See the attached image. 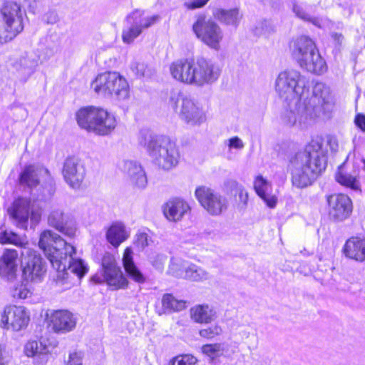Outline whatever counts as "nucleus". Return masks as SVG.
I'll return each instance as SVG.
<instances>
[{
	"label": "nucleus",
	"mask_w": 365,
	"mask_h": 365,
	"mask_svg": "<svg viewBox=\"0 0 365 365\" xmlns=\"http://www.w3.org/2000/svg\"><path fill=\"white\" fill-rule=\"evenodd\" d=\"M138 143L146 148L155 163L165 170L176 167L180 160V152L175 143L165 135H154L148 130H142Z\"/></svg>",
	"instance_id": "obj_5"
},
{
	"label": "nucleus",
	"mask_w": 365,
	"mask_h": 365,
	"mask_svg": "<svg viewBox=\"0 0 365 365\" xmlns=\"http://www.w3.org/2000/svg\"><path fill=\"white\" fill-rule=\"evenodd\" d=\"M46 56L44 57V60L49 58L51 56H53V54H54L53 49L50 48H46Z\"/></svg>",
	"instance_id": "obj_57"
},
{
	"label": "nucleus",
	"mask_w": 365,
	"mask_h": 365,
	"mask_svg": "<svg viewBox=\"0 0 365 365\" xmlns=\"http://www.w3.org/2000/svg\"><path fill=\"white\" fill-rule=\"evenodd\" d=\"M91 88L98 94L115 96L119 100H124L129 96L127 81L116 72L99 74L92 82Z\"/></svg>",
	"instance_id": "obj_11"
},
{
	"label": "nucleus",
	"mask_w": 365,
	"mask_h": 365,
	"mask_svg": "<svg viewBox=\"0 0 365 365\" xmlns=\"http://www.w3.org/2000/svg\"><path fill=\"white\" fill-rule=\"evenodd\" d=\"M212 16L221 24L234 28L239 26L242 19V14L240 13L238 8L230 9L215 8L212 9Z\"/></svg>",
	"instance_id": "obj_30"
},
{
	"label": "nucleus",
	"mask_w": 365,
	"mask_h": 365,
	"mask_svg": "<svg viewBox=\"0 0 365 365\" xmlns=\"http://www.w3.org/2000/svg\"><path fill=\"white\" fill-rule=\"evenodd\" d=\"M47 316L49 326L56 333H66L76 327V319L73 314L68 310H56Z\"/></svg>",
	"instance_id": "obj_22"
},
{
	"label": "nucleus",
	"mask_w": 365,
	"mask_h": 365,
	"mask_svg": "<svg viewBox=\"0 0 365 365\" xmlns=\"http://www.w3.org/2000/svg\"><path fill=\"white\" fill-rule=\"evenodd\" d=\"M222 332V329L220 326L215 324L209 327L202 329L199 331V334L201 337L206 338L207 339H212Z\"/></svg>",
	"instance_id": "obj_43"
},
{
	"label": "nucleus",
	"mask_w": 365,
	"mask_h": 365,
	"mask_svg": "<svg viewBox=\"0 0 365 365\" xmlns=\"http://www.w3.org/2000/svg\"><path fill=\"white\" fill-rule=\"evenodd\" d=\"M121 170L126 174L131 182L139 188H144L147 185V178L141 165L134 160H124L120 165Z\"/></svg>",
	"instance_id": "obj_26"
},
{
	"label": "nucleus",
	"mask_w": 365,
	"mask_h": 365,
	"mask_svg": "<svg viewBox=\"0 0 365 365\" xmlns=\"http://www.w3.org/2000/svg\"><path fill=\"white\" fill-rule=\"evenodd\" d=\"M162 305L168 312H180L185 309L186 302L178 300L170 294H165L162 298Z\"/></svg>",
	"instance_id": "obj_39"
},
{
	"label": "nucleus",
	"mask_w": 365,
	"mask_h": 365,
	"mask_svg": "<svg viewBox=\"0 0 365 365\" xmlns=\"http://www.w3.org/2000/svg\"><path fill=\"white\" fill-rule=\"evenodd\" d=\"M343 252L349 259L358 262L365 261V240L351 237L344 245Z\"/></svg>",
	"instance_id": "obj_29"
},
{
	"label": "nucleus",
	"mask_w": 365,
	"mask_h": 365,
	"mask_svg": "<svg viewBox=\"0 0 365 365\" xmlns=\"http://www.w3.org/2000/svg\"><path fill=\"white\" fill-rule=\"evenodd\" d=\"M227 146L230 149L242 150L245 144L239 137L235 136L227 140Z\"/></svg>",
	"instance_id": "obj_50"
},
{
	"label": "nucleus",
	"mask_w": 365,
	"mask_h": 365,
	"mask_svg": "<svg viewBox=\"0 0 365 365\" xmlns=\"http://www.w3.org/2000/svg\"><path fill=\"white\" fill-rule=\"evenodd\" d=\"M254 187L257 194L269 207L274 208L276 206L277 198L271 193L272 185L269 181L259 175L257 176L255 180Z\"/></svg>",
	"instance_id": "obj_31"
},
{
	"label": "nucleus",
	"mask_w": 365,
	"mask_h": 365,
	"mask_svg": "<svg viewBox=\"0 0 365 365\" xmlns=\"http://www.w3.org/2000/svg\"><path fill=\"white\" fill-rule=\"evenodd\" d=\"M103 276L109 286L115 289H123L128 286V282L123 276L120 267L118 266L113 255L106 252L101 260Z\"/></svg>",
	"instance_id": "obj_17"
},
{
	"label": "nucleus",
	"mask_w": 365,
	"mask_h": 365,
	"mask_svg": "<svg viewBox=\"0 0 365 365\" xmlns=\"http://www.w3.org/2000/svg\"><path fill=\"white\" fill-rule=\"evenodd\" d=\"M63 175L68 185L73 188H80L86 175L84 165L74 157L66 159L63 163Z\"/></svg>",
	"instance_id": "obj_19"
},
{
	"label": "nucleus",
	"mask_w": 365,
	"mask_h": 365,
	"mask_svg": "<svg viewBox=\"0 0 365 365\" xmlns=\"http://www.w3.org/2000/svg\"><path fill=\"white\" fill-rule=\"evenodd\" d=\"M192 31L196 37L209 48L215 51L220 49L224 35L221 27L215 21L200 15L192 25Z\"/></svg>",
	"instance_id": "obj_13"
},
{
	"label": "nucleus",
	"mask_w": 365,
	"mask_h": 365,
	"mask_svg": "<svg viewBox=\"0 0 365 365\" xmlns=\"http://www.w3.org/2000/svg\"><path fill=\"white\" fill-rule=\"evenodd\" d=\"M48 173V170L30 165L26 166L19 175L21 185L33 188L39 184V175Z\"/></svg>",
	"instance_id": "obj_33"
},
{
	"label": "nucleus",
	"mask_w": 365,
	"mask_h": 365,
	"mask_svg": "<svg viewBox=\"0 0 365 365\" xmlns=\"http://www.w3.org/2000/svg\"><path fill=\"white\" fill-rule=\"evenodd\" d=\"M76 120L81 128L99 135L110 134L117 125L113 114L101 108L93 106L81 108L76 113Z\"/></svg>",
	"instance_id": "obj_7"
},
{
	"label": "nucleus",
	"mask_w": 365,
	"mask_h": 365,
	"mask_svg": "<svg viewBox=\"0 0 365 365\" xmlns=\"http://www.w3.org/2000/svg\"><path fill=\"white\" fill-rule=\"evenodd\" d=\"M11 222L19 228L27 230L29 220L37 223L41 219V209L35 205L30 198L19 197L7 209Z\"/></svg>",
	"instance_id": "obj_10"
},
{
	"label": "nucleus",
	"mask_w": 365,
	"mask_h": 365,
	"mask_svg": "<svg viewBox=\"0 0 365 365\" xmlns=\"http://www.w3.org/2000/svg\"><path fill=\"white\" fill-rule=\"evenodd\" d=\"M209 0H192L190 3H186L185 5L189 9H195L204 6Z\"/></svg>",
	"instance_id": "obj_52"
},
{
	"label": "nucleus",
	"mask_w": 365,
	"mask_h": 365,
	"mask_svg": "<svg viewBox=\"0 0 365 365\" xmlns=\"http://www.w3.org/2000/svg\"><path fill=\"white\" fill-rule=\"evenodd\" d=\"M29 316L24 307L16 305L6 306L1 314V327L14 331H20L26 327Z\"/></svg>",
	"instance_id": "obj_18"
},
{
	"label": "nucleus",
	"mask_w": 365,
	"mask_h": 365,
	"mask_svg": "<svg viewBox=\"0 0 365 365\" xmlns=\"http://www.w3.org/2000/svg\"><path fill=\"white\" fill-rule=\"evenodd\" d=\"M123 263L124 269L127 274L135 282L138 283H143L145 277L135 266L133 260V250L130 247H127L123 253Z\"/></svg>",
	"instance_id": "obj_35"
},
{
	"label": "nucleus",
	"mask_w": 365,
	"mask_h": 365,
	"mask_svg": "<svg viewBox=\"0 0 365 365\" xmlns=\"http://www.w3.org/2000/svg\"><path fill=\"white\" fill-rule=\"evenodd\" d=\"M9 231L0 228V243L1 244H7L9 239Z\"/></svg>",
	"instance_id": "obj_56"
},
{
	"label": "nucleus",
	"mask_w": 365,
	"mask_h": 365,
	"mask_svg": "<svg viewBox=\"0 0 365 365\" xmlns=\"http://www.w3.org/2000/svg\"><path fill=\"white\" fill-rule=\"evenodd\" d=\"M327 149L321 138H316L297 153L289 165L292 185L297 188H304L317 180L325 170L327 165Z\"/></svg>",
	"instance_id": "obj_1"
},
{
	"label": "nucleus",
	"mask_w": 365,
	"mask_h": 365,
	"mask_svg": "<svg viewBox=\"0 0 365 365\" xmlns=\"http://www.w3.org/2000/svg\"><path fill=\"white\" fill-rule=\"evenodd\" d=\"M158 257H159L160 262H158L155 264H153V265L155 266L157 269H161L163 268V264L162 261H163L164 257L163 256H158Z\"/></svg>",
	"instance_id": "obj_58"
},
{
	"label": "nucleus",
	"mask_w": 365,
	"mask_h": 365,
	"mask_svg": "<svg viewBox=\"0 0 365 365\" xmlns=\"http://www.w3.org/2000/svg\"><path fill=\"white\" fill-rule=\"evenodd\" d=\"M7 244H12L24 250L25 248H28L27 245L29 242L26 237L19 236L13 232H10L9 239Z\"/></svg>",
	"instance_id": "obj_46"
},
{
	"label": "nucleus",
	"mask_w": 365,
	"mask_h": 365,
	"mask_svg": "<svg viewBox=\"0 0 365 365\" xmlns=\"http://www.w3.org/2000/svg\"><path fill=\"white\" fill-rule=\"evenodd\" d=\"M40 60V56L36 52H24L15 62L14 67L24 79L26 80L34 73Z\"/></svg>",
	"instance_id": "obj_25"
},
{
	"label": "nucleus",
	"mask_w": 365,
	"mask_h": 365,
	"mask_svg": "<svg viewBox=\"0 0 365 365\" xmlns=\"http://www.w3.org/2000/svg\"><path fill=\"white\" fill-rule=\"evenodd\" d=\"M354 123L362 132H365V115L357 114L354 118Z\"/></svg>",
	"instance_id": "obj_53"
},
{
	"label": "nucleus",
	"mask_w": 365,
	"mask_h": 365,
	"mask_svg": "<svg viewBox=\"0 0 365 365\" xmlns=\"http://www.w3.org/2000/svg\"><path fill=\"white\" fill-rule=\"evenodd\" d=\"M252 31L255 36H265L272 31V28L267 21H262L255 26Z\"/></svg>",
	"instance_id": "obj_45"
},
{
	"label": "nucleus",
	"mask_w": 365,
	"mask_h": 365,
	"mask_svg": "<svg viewBox=\"0 0 365 365\" xmlns=\"http://www.w3.org/2000/svg\"><path fill=\"white\" fill-rule=\"evenodd\" d=\"M224 350V345L220 343L205 344L202 346V353L211 359L221 356Z\"/></svg>",
	"instance_id": "obj_41"
},
{
	"label": "nucleus",
	"mask_w": 365,
	"mask_h": 365,
	"mask_svg": "<svg viewBox=\"0 0 365 365\" xmlns=\"http://www.w3.org/2000/svg\"><path fill=\"white\" fill-rule=\"evenodd\" d=\"M331 38L337 46H341L344 41V37L341 33H332Z\"/></svg>",
	"instance_id": "obj_55"
},
{
	"label": "nucleus",
	"mask_w": 365,
	"mask_h": 365,
	"mask_svg": "<svg viewBox=\"0 0 365 365\" xmlns=\"http://www.w3.org/2000/svg\"><path fill=\"white\" fill-rule=\"evenodd\" d=\"M191 319L198 324H209L217 318L216 312L207 304H198L190 310Z\"/></svg>",
	"instance_id": "obj_34"
},
{
	"label": "nucleus",
	"mask_w": 365,
	"mask_h": 365,
	"mask_svg": "<svg viewBox=\"0 0 365 365\" xmlns=\"http://www.w3.org/2000/svg\"><path fill=\"white\" fill-rule=\"evenodd\" d=\"M171 365H197V359L190 354L178 356L173 359Z\"/></svg>",
	"instance_id": "obj_44"
},
{
	"label": "nucleus",
	"mask_w": 365,
	"mask_h": 365,
	"mask_svg": "<svg viewBox=\"0 0 365 365\" xmlns=\"http://www.w3.org/2000/svg\"><path fill=\"white\" fill-rule=\"evenodd\" d=\"M24 352L27 356L34 358L35 365H46L50 357L48 347L41 341H28Z\"/></svg>",
	"instance_id": "obj_27"
},
{
	"label": "nucleus",
	"mask_w": 365,
	"mask_h": 365,
	"mask_svg": "<svg viewBox=\"0 0 365 365\" xmlns=\"http://www.w3.org/2000/svg\"><path fill=\"white\" fill-rule=\"evenodd\" d=\"M21 256L24 279L26 282H40L46 272L45 265L40 255L31 248H25L21 251Z\"/></svg>",
	"instance_id": "obj_16"
},
{
	"label": "nucleus",
	"mask_w": 365,
	"mask_h": 365,
	"mask_svg": "<svg viewBox=\"0 0 365 365\" xmlns=\"http://www.w3.org/2000/svg\"><path fill=\"white\" fill-rule=\"evenodd\" d=\"M130 236V231L121 222H115L107 230L106 237L107 241L115 247H118Z\"/></svg>",
	"instance_id": "obj_32"
},
{
	"label": "nucleus",
	"mask_w": 365,
	"mask_h": 365,
	"mask_svg": "<svg viewBox=\"0 0 365 365\" xmlns=\"http://www.w3.org/2000/svg\"><path fill=\"white\" fill-rule=\"evenodd\" d=\"M336 180L341 185L350 187L352 190H359V181L355 177L347 173L344 170V164L338 168V171L335 175Z\"/></svg>",
	"instance_id": "obj_37"
},
{
	"label": "nucleus",
	"mask_w": 365,
	"mask_h": 365,
	"mask_svg": "<svg viewBox=\"0 0 365 365\" xmlns=\"http://www.w3.org/2000/svg\"><path fill=\"white\" fill-rule=\"evenodd\" d=\"M29 294H30L29 291L23 287H20L19 289L17 288L13 292V297L14 298H18V299H26Z\"/></svg>",
	"instance_id": "obj_51"
},
{
	"label": "nucleus",
	"mask_w": 365,
	"mask_h": 365,
	"mask_svg": "<svg viewBox=\"0 0 365 365\" xmlns=\"http://www.w3.org/2000/svg\"><path fill=\"white\" fill-rule=\"evenodd\" d=\"M307 6L302 3H299L297 1H293L292 3V11L294 15L304 21L309 22L318 28H322L323 24L322 19L316 16H312L306 11Z\"/></svg>",
	"instance_id": "obj_36"
},
{
	"label": "nucleus",
	"mask_w": 365,
	"mask_h": 365,
	"mask_svg": "<svg viewBox=\"0 0 365 365\" xmlns=\"http://www.w3.org/2000/svg\"><path fill=\"white\" fill-rule=\"evenodd\" d=\"M45 21L48 24H55L58 20V16L56 12L51 11L46 13L44 16Z\"/></svg>",
	"instance_id": "obj_54"
},
{
	"label": "nucleus",
	"mask_w": 365,
	"mask_h": 365,
	"mask_svg": "<svg viewBox=\"0 0 365 365\" xmlns=\"http://www.w3.org/2000/svg\"><path fill=\"white\" fill-rule=\"evenodd\" d=\"M132 71L138 76L150 77L153 73V69L143 62L135 61L130 66Z\"/></svg>",
	"instance_id": "obj_42"
},
{
	"label": "nucleus",
	"mask_w": 365,
	"mask_h": 365,
	"mask_svg": "<svg viewBox=\"0 0 365 365\" xmlns=\"http://www.w3.org/2000/svg\"><path fill=\"white\" fill-rule=\"evenodd\" d=\"M195 194L201 206L210 215H220L228 207L227 198L210 187L200 186L196 188Z\"/></svg>",
	"instance_id": "obj_15"
},
{
	"label": "nucleus",
	"mask_w": 365,
	"mask_h": 365,
	"mask_svg": "<svg viewBox=\"0 0 365 365\" xmlns=\"http://www.w3.org/2000/svg\"><path fill=\"white\" fill-rule=\"evenodd\" d=\"M226 187L231 192L234 198V207L240 212L245 210L248 204V192L242 185L234 180L225 182Z\"/></svg>",
	"instance_id": "obj_28"
},
{
	"label": "nucleus",
	"mask_w": 365,
	"mask_h": 365,
	"mask_svg": "<svg viewBox=\"0 0 365 365\" xmlns=\"http://www.w3.org/2000/svg\"><path fill=\"white\" fill-rule=\"evenodd\" d=\"M43 0H15L14 3L17 4L21 8V4L27 6L29 11L33 14L36 13L38 11L40 3Z\"/></svg>",
	"instance_id": "obj_47"
},
{
	"label": "nucleus",
	"mask_w": 365,
	"mask_h": 365,
	"mask_svg": "<svg viewBox=\"0 0 365 365\" xmlns=\"http://www.w3.org/2000/svg\"><path fill=\"white\" fill-rule=\"evenodd\" d=\"M19 254L14 249H5L0 257V276L7 281H14L17 277Z\"/></svg>",
	"instance_id": "obj_23"
},
{
	"label": "nucleus",
	"mask_w": 365,
	"mask_h": 365,
	"mask_svg": "<svg viewBox=\"0 0 365 365\" xmlns=\"http://www.w3.org/2000/svg\"><path fill=\"white\" fill-rule=\"evenodd\" d=\"M160 19L159 15L145 16L144 10H133L125 19L122 31L123 41L125 43H132L144 30L155 24Z\"/></svg>",
	"instance_id": "obj_12"
},
{
	"label": "nucleus",
	"mask_w": 365,
	"mask_h": 365,
	"mask_svg": "<svg viewBox=\"0 0 365 365\" xmlns=\"http://www.w3.org/2000/svg\"><path fill=\"white\" fill-rule=\"evenodd\" d=\"M289 49L292 56L302 68L316 74H322L327 71L325 61L309 37L301 36L293 39L289 43Z\"/></svg>",
	"instance_id": "obj_6"
},
{
	"label": "nucleus",
	"mask_w": 365,
	"mask_h": 365,
	"mask_svg": "<svg viewBox=\"0 0 365 365\" xmlns=\"http://www.w3.org/2000/svg\"><path fill=\"white\" fill-rule=\"evenodd\" d=\"M153 242L151 237L146 232H140L136 235V244L141 248L149 246Z\"/></svg>",
	"instance_id": "obj_48"
},
{
	"label": "nucleus",
	"mask_w": 365,
	"mask_h": 365,
	"mask_svg": "<svg viewBox=\"0 0 365 365\" xmlns=\"http://www.w3.org/2000/svg\"><path fill=\"white\" fill-rule=\"evenodd\" d=\"M26 12L17 4L7 1L1 9L0 44H5L19 35L24 29Z\"/></svg>",
	"instance_id": "obj_9"
},
{
	"label": "nucleus",
	"mask_w": 365,
	"mask_h": 365,
	"mask_svg": "<svg viewBox=\"0 0 365 365\" xmlns=\"http://www.w3.org/2000/svg\"><path fill=\"white\" fill-rule=\"evenodd\" d=\"M38 246L56 271L70 270L79 279L87 273L88 269L84 262L73 257L76 248L58 234L51 230L43 231L40 235Z\"/></svg>",
	"instance_id": "obj_3"
},
{
	"label": "nucleus",
	"mask_w": 365,
	"mask_h": 365,
	"mask_svg": "<svg viewBox=\"0 0 365 365\" xmlns=\"http://www.w3.org/2000/svg\"><path fill=\"white\" fill-rule=\"evenodd\" d=\"M170 72L177 81L199 87L212 84L220 76V69L202 57L175 61L170 66Z\"/></svg>",
	"instance_id": "obj_4"
},
{
	"label": "nucleus",
	"mask_w": 365,
	"mask_h": 365,
	"mask_svg": "<svg viewBox=\"0 0 365 365\" xmlns=\"http://www.w3.org/2000/svg\"><path fill=\"white\" fill-rule=\"evenodd\" d=\"M83 354L81 351L71 353L67 365H83Z\"/></svg>",
	"instance_id": "obj_49"
},
{
	"label": "nucleus",
	"mask_w": 365,
	"mask_h": 365,
	"mask_svg": "<svg viewBox=\"0 0 365 365\" xmlns=\"http://www.w3.org/2000/svg\"><path fill=\"white\" fill-rule=\"evenodd\" d=\"M329 216L334 220L342 221L346 219L352 211V202L346 195H330L327 198Z\"/></svg>",
	"instance_id": "obj_20"
},
{
	"label": "nucleus",
	"mask_w": 365,
	"mask_h": 365,
	"mask_svg": "<svg viewBox=\"0 0 365 365\" xmlns=\"http://www.w3.org/2000/svg\"><path fill=\"white\" fill-rule=\"evenodd\" d=\"M330 99L329 88L323 83H316L310 98L302 93L299 99L286 103L287 108L282 115V120L289 127H306L312 120L320 116Z\"/></svg>",
	"instance_id": "obj_2"
},
{
	"label": "nucleus",
	"mask_w": 365,
	"mask_h": 365,
	"mask_svg": "<svg viewBox=\"0 0 365 365\" xmlns=\"http://www.w3.org/2000/svg\"><path fill=\"white\" fill-rule=\"evenodd\" d=\"M190 210L188 203L179 197L170 199L163 207V215L170 222H179Z\"/></svg>",
	"instance_id": "obj_24"
},
{
	"label": "nucleus",
	"mask_w": 365,
	"mask_h": 365,
	"mask_svg": "<svg viewBox=\"0 0 365 365\" xmlns=\"http://www.w3.org/2000/svg\"><path fill=\"white\" fill-rule=\"evenodd\" d=\"M48 222L50 226L69 237L76 235V222L60 208H54L51 211Z\"/></svg>",
	"instance_id": "obj_21"
},
{
	"label": "nucleus",
	"mask_w": 365,
	"mask_h": 365,
	"mask_svg": "<svg viewBox=\"0 0 365 365\" xmlns=\"http://www.w3.org/2000/svg\"><path fill=\"white\" fill-rule=\"evenodd\" d=\"M189 263L180 258H172L169 265V272L175 277L184 278Z\"/></svg>",
	"instance_id": "obj_40"
},
{
	"label": "nucleus",
	"mask_w": 365,
	"mask_h": 365,
	"mask_svg": "<svg viewBox=\"0 0 365 365\" xmlns=\"http://www.w3.org/2000/svg\"><path fill=\"white\" fill-rule=\"evenodd\" d=\"M209 277L210 274L206 270L191 263H189L184 275L185 279L195 282L207 280Z\"/></svg>",
	"instance_id": "obj_38"
},
{
	"label": "nucleus",
	"mask_w": 365,
	"mask_h": 365,
	"mask_svg": "<svg viewBox=\"0 0 365 365\" xmlns=\"http://www.w3.org/2000/svg\"><path fill=\"white\" fill-rule=\"evenodd\" d=\"M173 108L180 118L187 124L197 125L205 120L202 109L193 98L185 95L178 96Z\"/></svg>",
	"instance_id": "obj_14"
},
{
	"label": "nucleus",
	"mask_w": 365,
	"mask_h": 365,
	"mask_svg": "<svg viewBox=\"0 0 365 365\" xmlns=\"http://www.w3.org/2000/svg\"><path fill=\"white\" fill-rule=\"evenodd\" d=\"M275 91L284 103H292L305 93L310 98L312 93L305 85V78L296 70L282 71L277 76L274 83Z\"/></svg>",
	"instance_id": "obj_8"
}]
</instances>
